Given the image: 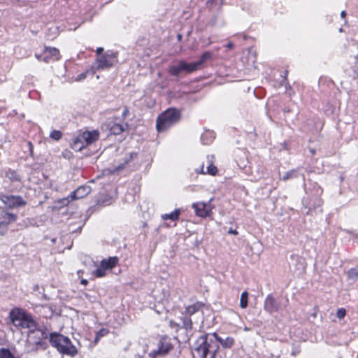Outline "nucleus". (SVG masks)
<instances>
[{
  "label": "nucleus",
  "mask_w": 358,
  "mask_h": 358,
  "mask_svg": "<svg viewBox=\"0 0 358 358\" xmlns=\"http://www.w3.org/2000/svg\"><path fill=\"white\" fill-rule=\"evenodd\" d=\"M218 343L225 348H230L234 344V339L230 336L222 338L215 333L201 336L196 341V346L193 352V357L214 358L219 348Z\"/></svg>",
  "instance_id": "f257e3e1"
},
{
  "label": "nucleus",
  "mask_w": 358,
  "mask_h": 358,
  "mask_svg": "<svg viewBox=\"0 0 358 358\" xmlns=\"http://www.w3.org/2000/svg\"><path fill=\"white\" fill-rule=\"evenodd\" d=\"M50 343L52 347L63 355L70 357H76L78 351L76 347L72 343L70 338L58 333H51L50 335Z\"/></svg>",
  "instance_id": "f03ea898"
},
{
  "label": "nucleus",
  "mask_w": 358,
  "mask_h": 358,
  "mask_svg": "<svg viewBox=\"0 0 358 358\" xmlns=\"http://www.w3.org/2000/svg\"><path fill=\"white\" fill-rule=\"evenodd\" d=\"M180 119V112L176 108H169L160 114L157 120L156 128L163 132L177 123Z\"/></svg>",
  "instance_id": "7ed1b4c3"
},
{
  "label": "nucleus",
  "mask_w": 358,
  "mask_h": 358,
  "mask_svg": "<svg viewBox=\"0 0 358 358\" xmlns=\"http://www.w3.org/2000/svg\"><path fill=\"white\" fill-rule=\"evenodd\" d=\"M47 338V333L41 329L35 328L29 330L28 334V343L31 346L30 350L36 351L38 350H45L47 343L44 340Z\"/></svg>",
  "instance_id": "20e7f679"
},
{
  "label": "nucleus",
  "mask_w": 358,
  "mask_h": 358,
  "mask_svg": "<svg viewBox=\"0 0 358 358\" xmlns=\"http://www.w3.org/2000/svg\"><path fill=\"white\" fill-rule=\"evenodd\" d=\"M117 62V53L112 51H107L103 55L96 58V70H103L110 69Z\"/></svg>",
  "instance_id": "39448f33"
},
{
  "label": "nucleus",
  "mask_w": 358,
  "mask_h": 358,
  "mask_svg": "<svg viewBox=\"0 0 358 358\" xmlns=\"http://www.w3.org/2000/svg\"><path fill=\"white\" fill-rule=\"evenodd\" d=\"M173 348V345L170 342V340L164 337L162 338L158 344V349L152 350L149 353V356L151 358H156L159 356H164L168 354Z\"/></svg>",
  "instance_id": "423d86ee"
},
{
  "label": "nucleus",
  "mask_w": 358,
  "mask_h": 358,
  "mask_svg": "<svg viewBox=\"0 0 358 358\" xmlns=\"http://www.w3.org/2000/svg\"><path fill=\"white\" fill-rule=\"evenodd\" d=\"M1 201L9 208H14L26 204L25 201L20 196L4 195L0 196Z\"/></svg>",
  "instance_id": "0eeeda50"
},
{
  "label": "nucleus",
  "mask_w": 358,
  "mask_h": 358,
  "mask_svg": "<svg viewBox=\"0 0 358 358\" xmlns=\"http://www.w3.org/2000/svg\"><path fill=\"white\" fill-rule=\"evenodd\" d=\"M27 314L20 308H14L9 313V318L15 327L20 328Z\"/></svg>",
  "instance_id": "6e6552de"
},
{
  "label": "nucleus",
  "mask_w": 358,
  "mask_h": 358,
  "mask_svg": "<svg viewBox=\"0 0 358 358\" xmlns=\"http://www.w3.org/2000/svg\"><path fill=\"white\" fill-rule=\"evenodd\" d=\"M264 309L265 311L272 314L279 311L280 304L271 294H268L264 300Z\"/></svg>",
  "instance_id": "1a4fd4ad"
},
{
  "label": "nucleus",
  "mask_w": 358,
  "mask_h": 358,
  "mask_svg": "<svg viewBox=\"0 0 358 358\" xmlns=\"http://www.w3.org/2000/svg\"><path fill=\"white\" fill-rule=\"evenodd\" d=\"M196 215L201 217H206L210 215L211 210L210 206L203 202H197L192 204Z\"/></svg>",
  "instance_id": "9d476101"
},
{
  "label": "nucleus",
  "mask_w": 358,
  "mask_h": 358,
  "mask_svg": "<svg viewBox=\"0 0 358 358\" xmlns=\"http://www.w3.org/2000/svg\"><path fill=\"white\" fill-rule=\"evenodd\" d=\"M208 165L207 166L206 171H204V164H202L201 165L200 169H196V172L199 173H203V174H209L212 176H215L216 173L217 172V168L213 165V159H214L213 155H208L207 157Z\"/></svg>",
  "instance_id": "9b49d317"
},
{
  "label": "nucleus",
  "mask_w": 358,
  "mask_h": 358,
  "mask_svg": "<svg viewBox=\"0 0 358 358\" xmlns=\"http://www.w3.org/2000/svg\"><path fill=\"white\" fill-rule=\"evenodd\" d=\"M91 192V187L88 185H82L70 194L71 201L80 199L87 196Z\"/></svg>",
  "instance_id": "f8f14e48"
},
{
  "label": "nucleus",
  "mask_w": 358,
  "mask_h": 358,
  "mask_svg": "<svg viewBox=\"0 0 358 358\" xmlns=\"http://www.w3.org/2000/svg\"><path fill=\"white\" fill-rule=\"evenodd\" d=\"M59 59V50L55 48H45L43 51V61L45 63L50 59L58 60Z\"/></svg>",
  "instance_id": "ddd939ff"
},
{
  "label": "nucleus",
  "mask_w": 358,
  "mask_h": 358,
  "mask_svg": "<svg viewBox=\"0 0 358 358\" xmlns=\"http://www.w3.org/2000/svg\"><path fill=\"white\" fill-rule=\"evenodd\" d=\"M80 135L81 136V140L85 141L87 146V145L93 143L98 140L99 133L96 130H93L92 131H85Z\"/></svg>",
  "instance_id": "4468645a"
},
{
  "label": "nucleus",
  "mask_w": 358,
  "mask_h": 358,
  "mask_svg": "<svg viewBox=\"0 0 358 358\" xmlns=\"http://www.w3.org/2000/svg\"><path fill=\"white\" fill-rule=\"evenodd\" d=\"M17 220V215L13 213L6 212L3 208L0 206V224H10L14 222Z\"/></svg>",
  "instance_id": "2eb2a0df"
},
{
  "label": "nucleus",
  "mask_w": 358,
  "mask_h": 358,
  "mask_svg": "<svg viewBox=\"0 0 358 358\" xmlns=\"http://www.w3.org/2000/svg\"><path fill=\"white\" fill-rule=\"evenodd\" d=\"M71 201H72L71 200L70 195L67 197L58 199L55 201L54 205L51 207L52 210H59L62 208L68 206Z\"/></svg>",
  "instance_id": "dca6fc26"
},
{
  "label": "nucleus",
  "mask_w": 358,
  "mask_h": 358,
  "mask_svg": "<svg viewBox=\"0 0 358 358\" xmlns=\"http://www.w3.org/2000/svg\"><path fill=\"white\" fill-rule=\"evenodd\" d=\"M36 327V322L33 319V317L29 314H27L20 328L29 329V330H31L34 329Z\"/></svg>",
  "instance_id": "f3484780"
},
{
  "label": "nucleus",
  "mask_w": 358,
  "mask_h": 358,
  "mask_svg": "<svg viewBox=\"0 0 358 358\" xmlns=\"http://www.w3.org/2000/svg\"><path fill=\"white\" fill-rule=\"evenodd\" d=\"M118 262V259L116 257H110L108 259H103L101 262V266L104 267L106 270L113 268Z\"/></svg>",
  "instance_id": "a211bd4d"
},
{
  "label": "nucleus",
  "mask_w": 358,
  "mask_h": 358,
  "mask_svg": "<svg viewBox=\"0 0 358 358\" xmlns=\"http://www.w3.org/2000/svg\"><path fill=\"white\" fill-rule=\"evenodd\" d=\"M182 69V72L192 73L194 71H196L198 67V64L196 62L194 63H187L185 61H181V66Z\"/></svg>",
  "instance_id": "6ab92c4d"
},
{
  "label": "nucleus",
  "mask_w": 358,
  "mask_h": 358,
  "mask_svg": "<svg viewBox=\"0 0 358 358\" xmlns=\"http://www.w3.org/2000/svg\"><path fill=\"white\" fill-rule=\"evenodd\" d=\"M85 146V141L81 140L80 135H78L76 138H75L71 144L72 148L77 151L81 150Z\"/></svg>",
  "instance_id": "aec40b11"
},
{
  "label": "nucleus",
  "mask_w": 358,
  "mask_h": 358,
  "mask_svg": "<svg viewBox=\"0 0 358 358\" xmlns=\"http://www.w3.org/2000/svg\"><path fill=\"white\" fill-rule=\"evenodd\" d=\"M180 214V209H176L173 212L171 213H166L162 215V219L164 220H166L168 219L171 220L173 221H176L178 220L179 215Z\"/></svg>",
  "instance_id": "412c9836"
},
{
  "label": "nucleus",
  "mask_w": 358,
  "mask_h": 358,
  "mask_svg": "<svg viewBox=\"0 0 358 358\" xmlns=\"http://www.w3.org/2000/svg\"><path fill=\"white\" fill-rule=\"evenodd\" d=\"M348 278L353 283H358V268H351L348 272Z\"/></svg>",
  "instance_id": "4be33fe9"
},
{
  "label": "nucleus",
  "mask_w": 358,
  "mask_h": 358,
  "mask_svg": "<svg viewBox=\"0 0 358 358\" xmlns=\"http://www.w3.org/2000/svg\"><path fill=\"white\" fill-rule=\"evenodd\" d=\"M181 66V61L178 62L177 65H174L170 67L169 73L174 76H178L181 72H182V69Z\"/></svg>",
  "instance_id": "5701e85b"
},
{
  "label": "nucleus",
  "mask_w": 358,
  "mask_h": 358,
  "mask_svg": "<svg viewBox=\"0 0 358 358\" xmlns=\"http://www.w3.org/2000/svg\"><path fill=\"white\" fill-rule=\"evenodd\" d=\"M248 305V293L246 291L242 292L240 299V306L241 308H246Z\"/></svg>",
  "instance_id": "b1692460"
},
{
  "label": "nucleus",
  "mask_w": 358,
  "mask_h": 358,
  "mask_svg": "<svg viewBox=\"0 0 358 358\" xmlns=\"http://www.w3.org/2000/svg\"><path fill=\"white\" fill-rule=\"evenodd\" d=\"M201 306V305L199 303H196L192 305H190V306L186 307V313L189 315H192V314L195 313L196 312H197L200 309Z\"/></svg>",
  "instance_id": "393cba45"
},
{
  "label": "nucleus",
  "mask_w": 358,
  "mask_h": 358,
  "mask_svg": "<svg viewBox=\"0 0 358 358\" xmlns=\"http://www.w3.org/2000/svg\"><path fill=\"white\" fill-rule=\"evenodd\" d=\"M109 333V330L106 328H102L99 329L96 334L94 338V343H97L101 338L106 336Z\"/></svg>",
  "instance_id": "a878e982"
},
{
  "label": "nucleus",
  "mask_w": 358,
  "mask_h": 358,
  "mask_svg": "<svg viewBox=\"0 0 358 358\" xmlns=\"http://www.w3.org/2000/svg\"><path fill=\"white\" fill-rule=\"evenodd\" d=\"M0 358H15L8 348H0Z\"/></svg>",
  "instance_id": "bb28decb"
},
{
  "label": "nucleus",
  "mask_w": 358,
  "mask_h": 358,
  "mask_svg": "<svg viewBox=\"0 0 358 358\" xmlns=\"http://www.w3.org/2000/svg\"><path fill=\"white\" fill-rule=\"evenodd\" d=\"M212 54L210 52H205L201 57L200 59L198 62H196V64H198V67L205 62L206 60L211 58Z\"/></svg>",
  "instance_id": "cd10ccee"
},
{
  "label": "nucleus",
  "mask_w": 358,
  "mask_h": 358,
  "mask_svg": "<svg viewBox=\"0 0 358 358\" xmlns=\"http://www.w3.org/2000/svg\"><path fill=\"white\" fill-rule=\"evenodd\" d=\"M124 131V127L121 124H115L112 128H111V131L117 135V134H120V133H122V131Z\"/></svg>",
  "instance_id": "c85d7f7f"
},
{
  "label": "nucleus",
  "mask_w": 358,
  "mask_h": 358,
  "mask_svg": "<svg viewBox=\"0 0 358 358\" xmlns=\"http://www.w3.org/2000/svg\"><path fill=\"white\" fill-rule=\"evenodd\" d=\"M106 269L104 267L101 266L100 268H96L94 271V274L97 278H101L106 275Z\"/></svg>",
  "instance_id": "c756f323"
},
{
  "label": "nucleus",
  "mask_w": 358,
  "mask_h": 358,
  "mask_svg": "<svg viewBox=\"0 0 358 358\" xmlns=\"http://www.w3.org/2000/svg\"><path fill=\"white\" fill-rule=\"evenodd\" d=\"M182 325H183V327L188 330V329H191L192 328V322L190 318L189 317H184L182 319Z\"/></svg>",
  "instance_id": "7c9ffc66"
},
{
  "label": "nucleus",
  "mask_w": 358,
  "mask_h": 358,
  "mask_svg": "<svg viewBox=\"0 0 358 358\" xmlns=\"http://www.w3.org/2000/svg\"><path fill=\"white\" fill-rule=\"evenodd\" d=\"M50 136L52 139L58 141V140H59L62 138V132L60 131L53 130L50 133Z\"/></svg>",
  "instance_id": "2f4dec72"
},
{
  "label": "nucleus",
  "mask_w": 358,
  "mask_h": 358,
  "mask_svg": "<svg viewBox=\"0 0 358 358\" xmlns=\"http://www.w3.org/2000/svg\"><path fill=\"white\" fill-rule=\"evenodd\" d=\"M298 177H299V175L298 172L296 171L292 170V171H288L287 173L286 176H285L283 178V179H288V178H298Z\"/></svg>",
  "instance_id": "473e14b6"
},
{
  "label": "nucleus",
  "mask_w": 358,
  "mask_h": 358,
  "mask_svg": "<svg viewBox=\"0 0 358 358\" xmlns=\"http://www.w3.org/2000/svg\"><path fill=\"white\" fill-rule=\"evenodd\" d=\"M141 348H142L141 353V354L139 353L138 355L139 358H143L144 357L145 354L147 353L148 349V345L145 342H143V343H142V345H141Z\"/></svg>",
  "instance_id": "72a5a7b5"
},
{
  "label": "nucleus",
  "mask_w": 358,
  "mask_h": 358,
  "mask_svg": "<svg viewBox=\"0 0 358 358\" xmlns=\"http://www.w3.org/2000/svg\"><path fill=\"white\" fill-rule=\"evenodd\" d=\"M346 315V311L345 308H339L336 312V317L339 319H343Z\"/></svg>",
  "instance_id": "f704fd0d"
},
{
  "label": "nucleus",
  "mask_w": 358,
  "mask_h": 358,
  "mask_svg": "<svg viewBox=\"0 0 358 358\" xmlns=\"http://www.w3.org/2000/svg\"><path fill=\"white\" fill-rule=\"evenodd\" d=\"M8 224H0V235L3 236L7 232Z\"/></svg>",
  "instance_id": "c9c22d12"
},
{
  "label": "nucleus",
  "mask_w": 358,
  "mask_h": 358,
  "mask_svg": "<svg viewBox=\"0 0 358 358\" xmlns=\"http://www.w3.org/2000/svg\"><path fill=\"white\" fill-rule=\"evenodd\" d=\"M208 134H205L201 135V141H202L203 144H208L212 141L211 139L209 141H205L206 136Z\"/></svg>",
  "instance_id": "e433bc0d"
},
{
  "label": "nucleus",
  "mask_w": 358,
  "mask_h": 358,
  "mask_svg": "<svg viewBox=\"0 0 358 358\" xmlns=\"http://www.w3.org/2000/svg\"><path fill=\"white\" fill-rule=\"evenodd\" d=\"M103 48H101V47L98 48L96 50V55H97L96 57H99V55H103Z\"/></svg>",
  "instance_id": "4c0bfd02"
},
{
  "label": "nucleus",
  "mask_w": 358,
  "mask_h": 358,
  "mask_svg": "<svg viewBox=\"0 0 358 358\" xmlns=\"http://www.w3.org/2000/svg\"><path fill=\"white\" fill-rule=\"evenodd\" d=\"M9 173L10 174V176H9V174L6 173L5 176L9 178V179H13L15 178V173L14 171H10Z\"/></svg>",
  "instance_id": "58836bf2"
},
{
  "label": "nucleus",
  "mask_w": 358,
  "mask_h": 358,
  "mask_svg": "<svg viewBox=\"0 0 358 358\" xmlns=\"http://www.w3.org/2000/svg\"><path fill=\"white\" fill-rule=\"evenodd\" d=\"M98 203L99 204H102L103 206H106V205H108L110 203V202H108V200L107 201H101V199H99L98 200Z\"/></svg>",
  "instance_id": "ea45409f"
},
{
  "label": "nucleus",
  "mask_w": 358,
  "mask_h": 358,
  "mask_svg": "<svg viewBox=\"0 0 358 358\" xmlns=\"http://www.w3.org/2000/svg\"><path fill=\"white\" fill-rule=\"evenodd\" d=\"M170 327H172V328L178 329V324L176 322H173V321H170Z\"/></svg>",
  "instance_id": "a19ab883"
},
{
  "label": "nucleus",
  "mask_w": 358,
  "mask_h": 358,
  "mask_svg": "<svg viewBox=\"0 0 358 358\" xmlns=\"http://www.w3.org/2000/svg\"><path fill=\"white\" fill-rule=\"evenodd\" d=\"M85 77H86V74L85 73H81V74H80L78 76L76 80H81L85 78Z\"/></svg>",
  "instance_id": "79ce46f5"
},
{
  "label": "nucleus",
  "mask_w": 358,
  "mask_h": 358,
  "mask_svg": "<svg viewBox=\"0 0 358 358\" xmlns=\"http://www.w3.org/2000/svg\"><path fill=\"white\" fill-rule=\"evenodd\" d=\"M228 233L230 234H234V235H237L238 234V231L236 230L232 229H230L228 231Z\"/></svg>",
  "instance_id": "37998d69"
},
{
  "label": "nucleus",
  "mask_w": 358,
  "mask_h": 358,
  "mask_svg": "<svg viewBox=\"0 0 358 358\" xmlns=\"http://www.w3.org/2000/svg\"><path fill=\"white\" fill-rule=\"evenodd\" d=\"M35 57L37 58L38 60L43 61L42 59H43V55L36 54Z\"/></svg>",
  "instance_id": "c03bdc74"
},
{
  "label": "nucleus",
  "mask_w": 358,
  "mask_h": 358,
  "mask_svg": "<svg viewBox=\"0 0 358 358\" xmlns=\"http://www.w3.org/2000/svg\"><path fill=\"white\" fill-rule=\"evenodd\" d=\"M233 47L234 44L231 42H229L226 45V48L228 49H231Z\"/></svg>",
  "instance_id": "a18cd8bd"
},
{
  "label": "nucleus",
  "mask_w": 358,
  "mask_h": 358,
  "mask_svg": "<svg viewBox=\"0 0 358 358\" xmlns=\"http://www.w3.org/2000/svg\"><path fill=\"white\" fill-rule=\"evenodd\" d=\"M128 113H129V110H128V108H126L122 113V116L126 117Z\"/></svg>",
  "instance_id": "49530a36"
},
{
  "label": "nucleus",
  "mask_w": 358,
  "mask_h": 358,
  "mask_svg": "<svg viewBox=\"0 0 358 358\" xmlns=\"http://www.w3.org/2000/svg\"><path fill=\"white\" fill-rule=\"evenodd\" d=\"M80 283L85 286V285H87L88 281L86 279H82L81 281H80Z\"/></svg>",
  "instance_id": "de8ad7c7"
},
{
  "label": "nucleus",
  "mask_w": 358,
  "mask_h": 358,
  "mask_svg": "<svg viewBox=\"0 0 358 358\" xmlns=\"http://www.w3.org/2000/svg\"><path fill=\"white\" fill-rule=\"evenodd\" d=\"M345 15H346V13H345V10H343V11L341 12V17H343H343H345Z\"/></svg>",
  "instance_id": "09e8293b"
},
{
  "label": "nucleus",
  "mask_w": 358,
  "mask_h": 358,
  "mask_svg": "<svg viewBox=\"0 0 358 358\" xmlns=\"http://www.w3.org/2000/svg\"><path fill=\"white\" fill-rule=\"evenodd\" d=\"M77 273H78V276H80L83 273V271L81 270H79V271H78Z\"/></svg>",
  "instance_id": "8fccbe9b"
},
{
  "label": "nucleus",
  "mask_w": 358,
  "mask_h": 358,
  "mask_svg": "<svg viewBox=\"0 0 358 358\" xmlns=\"http://www.w3.org/2000/svg\"><path fill=\"white\" fill-rule=\"evenodd\" d=\"M321 205H322V201H321L320 200H318V201H317V206H318V207H320V206H321Z\"/></svg>",
  "instance_id": "3c124183"
},
{
  "label": "nucleus",
  "mask_w": 358,
  "mask_h": 358,
  "mask_svg": "<svg viewBox=\"0 0 358 358\" xmlns=\"http://www.w3.org/2000/svg\"><path fill=\"white\" fill-rule=\"evenodd\" d=\"M182 38V36L180 34H178V39L180 40Z\"/></svg>",
  "instance_id": "603ef678"
},
{
  "label": "nucleus",
  "mask_w": 358,
  "mask_h": 358,
  "mask_svg": "<svg viewBox=\"0 0 358 358\" xmlns=\"http://www.w3.org/2000/svg\"><path fill=\"white\" fill-rule=\"evenodd\" d=\"M357 358H358V355H357Z\"/></svg>",
  "instance_id": "864d4df0"
}]
</instances>
